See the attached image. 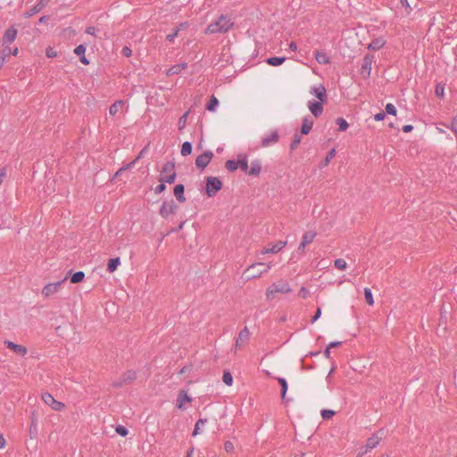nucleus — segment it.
<instances>
[{
  "mask_svg": "<svg viewBox=\"0 0 457 457\" xmlns=\"http://www.w3.org/2000/svg\"><path fill=\"white\" fill-rule=\"evenodd\" d=\"M234 26L228 15H220L217 21L211 22L205 29V34L226 33Z\"/></svg>",
  "mask_w": 457,
  "mask_h": 457,
  "instance_id": "f257e3e1",
  "label": "nucleus"
},
{
  "mask_svg": "<svg viewBox=\"0 0 457 457\" xmlns=\"http://www.w3.org/2000/svg\"><path fill=\"white\" fill-rule=\"evenodd\" d=\"M271 268V264H265L263 262H256L250 265L244 272L243 276L246 281L253 278H260L263 273L268 272Z\"/></svg>",
  "mask_w": 457,
  "mask_h": 457,
  "instance_id": "f03ea898",
  "label": "nucleus"
},
{
  "mask_svg": "<svg viewBox=\"0 0 457 457\" xmlns=\"http://www.w3.org/2000/svg\"><path fill=\"white\" fill-rule=\"evenodd\" d=\"M292 292L290 285L286 280H279L277 283L271 284L266 290V297L268 300H272L276 293L288 294Z\"/></svg>",
  "mask_w": 457,
  "mask_h": 457,
  "instance_id": "7ed1b4c3",
  "label": "nucleus"
},
{
  "mask_svg": "<svg viewBox=\"0 0 457 457\" xmlns=\"http://www.w3.org/2000/svg\"><path fill=\"white\" fill-rule=\"evenodd\" d=\"M176 177L177 173L175 170V163L173 162H167L164 163L161 170L159 181L173 184L176 180Z\"/></svg>",
  "mask_w": 457,
  "mask_h": 457,
  "instance_id": "20e7f679",
  "label": "nucleus"
},
{
  "mask_svg": "<svg viewBox=\"0 0 457 457\" xmlns=\"http://www.w3.org/2000/svg\"><path fill=\"white\" fill-rule=\"evenodd\" d=\"M205 193L209 197H214L222 188V182L217 177H206Z\"/></svg>",
  "mask_w": 457,
  "mask_h": 457,
  "instance_id": "39448f33",
  "label": "nucleus"
},
{
  "mask_svg": "<svg viewBox=\"0 0 457 457\" xmlns=\"http://www.w3.org/2000/svg\"><path fill=\"white\" fill-rule=\"evenodd\" d=\"M137 378V373L135 370H129L125 371L117 380L112 383V386L114 388L122 387L125 385L131 384Z\"/></svg>",
  "mask_w": 457,
  "mask_h": 457,
  "instance_id": "423d86ee",
  "label": "nucleus"
},
{
  "mask_svg": "<svg viewBox=\"0 0 457 457\" xmlns=\"http://www.w3.org/2000/svg\"><path fill=\"white\" fill-rule=\"evenodd\" d=\"M179 209L178 204L174 202V200L164 201L160 208L159 213L160 215L167 219L169 215L174 214L176 211Z\"/></svg>",
  "mask_w": 457,
  "mask_h": 457,
  "instance_id": "0eeeda50",
  "label": "nucleus"
},
{
  "mask_svg": "<svg viewBox=\"0 0 457 457\" xmlns=\"http://www.w3.org/2000/svg\"><path fill=\"white\" fill-rule=\"evenodd\" d=\"M41 399L46 405L50 406L54 411H60L65 407L64 403L55 400L54 396L47 392L42 394Z\"/></svg>",
  "mask_w": 457,
  "mask_h": 457,
  "instance_id": "6e6552de",
  "label": "nucleus"
},
{
  "mask_svg": "<svg viewBox=\"0 0 457 457\" xmlns=\"http://www.w3.org/2000/svg\"><path fill=\"white\" fill-rule=\"evenodd\" d=\"M213 157V153L210 150L204 152L195 159V166L202 170L207 167Z\"/></svg>",
  "mask_w": 457,
  "mask_h": 457,
  "instance_id": "1a4fd4ad",
  "label": "nucleus"
},
{
  "mask_svg": "<svg viewBox=\"0 0 457 457\" xmlns=\"http://www.w3.org/2000/svg\"><path fill=\"white\" fill-rule=\"evenodd\" d=\"M373 62V56L370 54H366L363 57L361 67L360 69V74L364 79H368L370 75L371 66Z\"/></svg>",
  "mask_w": 457,
  "mask_h": 457,
  "instance_id": "9d476101",
  "label": "nucleus"
},
{
  "mask_svg": "<svg viewBox=\"0 0 457 457\" xmlns=\"http://www.w3.org/2000/svg\"><path fill=\"white\" fill-rule=\"evenodd\" d=\"M68 277L66 276L62 280L55 282V283H48L42 289V295L46 297H48L54 294H55L60 287V286L67 280Z\"/></svg>",
  "mask_w": 457,
  "mask_h": 457,
  "instance_id": "9b49d317",
  "label": "nucleus"
},
{
  "mask_svg": "<svg viewBox=\"0 0 457 457\" xmlns=\"http://www.w3.org/2000/svg\"><path fill=\"white\" fill-rule=\"evenodd\" d=\"M250 339V331L247 327H245L236 338V347L240 348L246 345Z\"/></svg>",
  "mask_w": 457,
  "mask_h": 457,
  "instance_id": "f8f14e48",
  "label": "nucleus"
},
{
  "mask_svg": "<svg viewBox=\"0 0 457 457\" xmlns=\"http://www.w3.org/2000/svg\"><path fill=\"white\" fill-rule=\"evenodd\" d=\"M286 245V241H278L275 244H269L263 248L262 253H277L279 251H281Z\"/></svg>",
  "mask_w": 457,
  "mask_h": 457,
  "instance_id": "ddd939ff",
  "label": "nucleus"
},
{
  "mask_svg": "<svg viewBox=\"0 0 457 457\" xmlns=\"http://www.w3.org/2000/svg\"><path fill=\"white\" fill-rule=\"evenodd\" d=\"M192 398L188 396L187 391L180 390L178 394L177 400H176V407L178 409L183 410L185 408V403H191Z\"/></svg>",
  "mask_w": 457,
  "mask_h": 457,
  "instance_id": "4468645a",
  "label": "nucleus"
},
{
  "mask_svg": "<svg viewBox=\"0 0 457 457\" xmlns=\"http://www.w3.org/2000/svg\"><path fill=\"white\" fill-rule=\"evenodd\" d=\"M310 93L314 95L321 103H327L328 96L326 88L323 85L313 87Z\"/></svg>",
  "mask_w": 457,
  "mask_h": 457,
  "instance_id": "2eb2a0df",
  "label": "nucleus"
},
{
  "mask_svg": "<svg viewBox=\"0 0 457 457\" xmlns=\"http://www.w3.org/2000/svg\"><path fill=\"white\" fill-rule=\"evenodd\" d=\"M17 33L18 31L14 28V26H11L10 28H8L3 36V44L9 45L12 43L16 39Z\"/></svg>",
  "mask_w": 457,
  "mask_h": 457,
  "instance_id": "dca6fc26",
  "label": "nucleus"
},
{
  "mask_svg": "<svg viewBox=\"0 0 457 457\" xmlns=\"http://www.w3.org/2000/svg\"><path fill=\"white\" fill-rule=\"evenodd\" d=\"M4 345H6V347L8 349L13 351L14 353H16L21 356H24L28 353V350L25 346H23L21 345L15 344L12 341H5Z\"/></svg>",
  "mask_w": 457,
  "mask_h": 457,
  "instance_id": "f3484780",
  "label": "nucleus"
},
{
  "mask_svg": "<svg viewBox=\"0 0 457 457\" xmlns=\"http://www.w3.org/2000/svg\"><path fill=\"white\" fill-rule=\"evenodd\" d=\"M324 103L321 102H309L308 107L310 112L315 116L316 118L320 117L323 112V104Z\"/></svg>",
  "mask_w": 457,
  "mask_h": 457,
  "instance_id": "a211bd4d",
  "label": "nucleus"
},
{
  "mask_svg": "<svg viewBox=\"0 0 457 457\" xmlns=\"http://www.w3.org/2000/svg\"><path fill=\"white\" fill-rule=\"evenodd\" d=\"M279 136L278 131H273L270 136H266L262 140V146L268 147L278 141Z\"/></svg>",
  "mask_w": 457,
  "mask_h": 457,
  "instance_id": "6ab92c4d",
  "label": "nucleus"
},
{
  "mask_svg": "<svg viewBox=\"0 0 457 457\" xmlns=\"http://www.w3.org/2000/svg\"><path fill=\"white\" fill-rule=\"evenodd\" d=\"M174 196L179 203H185L187 201L185 197V187L183 184H178L173 188Z\"/></svg>",
  "mask_w": 457,
  "mask_h": 457,
  "instance_id": "aec40b11",
  "label": "nucleus"
},
{
  "mask_svg": "<svg viewBox=\"0 0 457 457\" xmlns=\"http://www.w3.org/2000/svg\"><path fill=\"white\" fill-rule=\"evenodd\" d=\"M380 440H381V436H378V435H373L372 436L368 438L366 445H365V451L363 453H361V454L375 448L379 444Z\"/></svg>",
  "mask_w": 457,
  "mask_h": 457,
  "instance_id": "412c9836",
  "label": "nucleus"
},
{
  "mask_svg": "<svg viewBox=\"0 0 457 457\" xmlns=\"http://www.w3.org/2000/svg\"><path fill=\"white\" fill-rule=\"evenodd\" d=\"M262 170V162L259 159H255L251 162V168L247 173L250 176H259Z\"/></svg>",
  "mask_w": 457,
  "mask_h": 457,
  "instance_id": "4be33fe9",
  "label": "nucleus"
},
{
  "mask_svg": "<svg viewBox=\"0 0 457 457\" xmlns=\"http://www.w3.org/2000/svg\"><path fill=\"white\" fill-rule=\"evenodd\" d=\"M313 126V120L310 116H305L303 119L301 133L303 135H308Z\"/></svg>",
  "mask_w": 457,
  "mask_h": 457,
  "instance_id": "5701e85b",
  "label": "nucleus"
},
{
  "mask_svg": "<svg viewBox=\"0 0 457 457\" xmlns=\"http://www.w3.org/2000/svg\"><path fill=\"white\" fill-rule=\"evenodd\" d=\"M237 163H238V168H240L244 172H246L248 171V161H247V156L246 154H240L237 155Z\"/></svg>",
  "mask_w": 457,
  "mask_h": 457,
  "instance_id": "b1692460",
  "label": "nucleus"
},
{
  "mask_svg": "<svg viewBox=\"0 0 457 457\" xmlns=\"http://www.w3.org/2000/svg\"><path fill=\"white\" fill-rule=\"evenodd\" d=\"M317 233L313 230L306 231L302 237V243L303 245H310L316 237Z\"/></svg>",
  "mask_w": 457,
  "mask_h": 457,
  "instance_id": "393cba45",
  "label": "nucleus"
},
{
  "mask_svg": "<svg viewBox=\"0 0 457 457\" xmlns=\"http://www.w3.org/2000/svg\"><path fill=\"white\" fill-rule=\"evenodd\" d=\"M120 264V260L119 257L111 258L107 263V271L110 273L114 272Z\"/></svg>",
  "mask_w": 457,
  "mask_h": 457,
  "instance_id": "a878e982",
  "label": "nucleus"
},
{
  "mask_svg": "<svg viewBox=\"0 0 457 457\" xmlns=\"http://www.w3.org/2000/svg\"><path fill=\"white\" fill-rule=\"evenodd\" d=\"M385 45L383 38L378 37L373 39L368 46L370 50L377 51L379 50Z\"/></svg>",
  "mask_w": 457,
  "mask_h": 457,
  "instance_id": "bb28decb",
  "label": "nucleus"
},
{
  "mask_svg": "<svg viewBox=\"0 0 457 457\" xmlns=\"http://www.w3.org/2000/svg\"><path fill=\"white\" fill-rule=\"evenodd\" d=\"M124 105V102L122 100H118V101H115L109 108V112L112 116H114L115 114H117L120 110L122 108V106Z\"/></svg>",
  "mask_w": 457,
  "mask_h": 457,
  "instance_id": "cd10ccee",
  "label": "nucleus"
},
{
  "mask_svg": "<svg viewBox=\"0 0 457 457\" xmlns=\"http://www.w3.org/2000/svg\"><path fill=\"white\" fill-rule=\"evenodd\" d=\"M315 59L320 64H328L330 62V59L327 55V54L324 52H320V51H317L315 53Z\"/></svg>",
  "mask_w": 457,
  "mask_h": 457,
  "instance_id": "c85d7f7f",
  "label": "nucleus"
},
{
  "mask_svg": "<svg viewBox=\"0 0 457 457\" xmlns=\"http://www.w3.org/2000/svg\"><path fill=\"white\" fill-rule=\"evenodd\" d=\"M85 278V273L83 271H76L71 276V283L72 284H78L79 282H82Z\"/></svg>",
  "mask_w": 457,
  "mask_h": 457,
  "instance_id": "c756f323",
  "label": "nucleus"
},
{
  "mask_svg": "<svg viewBox=\"0 0 457 457\" xmlns=\"http://www.w3.org/2000/svg\"><path fill=\"white\" fill-rule=\"evenodd\" d=\"M285 61L286 57L274 56L268 58L266 62L271 66H278L281 65Z\"/></svg>",
  "mask_w": 457,
  "mask_h": 457,
  "instance_id": "7c9ffc66",
  "label": "nucleus"
},
{
  "mask_svg": "<svg viewBox=\"0 0 457 457\" xmlns=\"http://www.w3.org/2000/svg\"><path fill=\"white\" fill-rule=\"evenodd\" d=\"M44 6H45V4H36L30 10H29L28 12H26L24 13V17L29 18V17L33 16L34 14L39 12L44 8Z\"/></svg>",
  "mask_w": 457,
  "mask_h": 457,
  "instance_id": "2f4dec72",
  "label": "nucleus"
},
{
  "mask_svg": "<svg viewBox=\"0 0 457 457\" xmlns=\"http://www.w3.org/2000/svg\"><path fill=\"white\" fill-rule=\"evenodd\" d=\"M135 165V162H131L126 165H123L121 168H120L116 172L115 174L113 175L112 179H111V181H113L115 179H117L118 177H120L123 171L129 170V169H131L132 167H134Z\"/></svg>",
  "mask_w": 457,
  "mask_h": 457,
  "instance_id": "473e14b6",
  "label": "nucleus"
},
{
  "mask_svg": "<svg viewBox=\"0 0 457 457\" xmlns=\"http://www.w3.org/2000/svg\"><path fill=\"white\" fill-rule=\"evenodd\" d=\"M218 104H219L218 99L214 96H212L209 102L206 104V110H208L209 112H214L216 110Z\"/></svg>",
  "mask_w": 457,
  "mask_h": 457,
  "instance_id": "72a5a7b5",
  "label": "nucleus"
},
{
  "mask_svg": "<svg viewBox=\"0 0 457 457\" xmlns=\"http://www.w3.org/2000/svg\"><path fill=\"white\" fill-rule=\"evenodd\" d=\"M278 382L281 386V398L284 401L286 398L287 391V382L283 378H278Z\"/></svg>",
  "mask_w": 457,
  "mask_h": 457,
  "instance_id": "f704fd0d",
  "label": "nucleus"
},
{
  "mask_svg": "<svg viewBox=\"0 0 457 457\" xmlns=\"http://www.w3.org/2000/svg\"><path fill=\"white\" fill-rule=\"evenodd\" d=\"M180 153L182 156L189 155L192 153V144L188 141L184 142Z\"/></svg>",
  "mask_w": 457,
  "mask_h": 457,
  "instance_id": "c9c22d12",
  "label": "nucleus"
},
{
  "mask_svg": "<svg viewBox=\"0 0 457 457\" xmlns=\"http://www.w3.org/2000/svg\"><path fill=\"white\" fill-rule=\"evenodd\" d=\"M225 168L230 171V172H234L236 171L237 169H238V163H237V161H234V160H228L226 162H225Z\"/></svg>",
  "mask_w": 457,
  "mask_h": 457,
  "instance_id": "e433bc0d",
  "label": "nucleus"
},
{
  "mask_svg": "<svg viewBox=\"0 0 457 457\" xmlns=\"http://www.w3.org/2000/svg\"><path fill=\"white\" fill-rule=\"evenodd\" d=\"M222 381L227 386H232L233 384V377L232 374L228 370H224L222 375Z\"/></svg>",
  "mask_w": 457,
  "mask_h": 457,
  "instance_id": "4c0bfd02",
  "label": "nucleus"
},
{
  "mask_svg": "<svg viewBox=\"0 0 457 457\" xmlns=\"http://www.w3.org/2000/svg\"><path fill=\"white\" fill-rule=\"evenodd\" d=\"M336 123L338 125L339 131H345L349 127L348 122L344 118H337Z\"/></svg>",
  "mask_w": 457,
  "mask_h": 457,
  "instance_id": "58836bf2",
  "label": "nucleus"
},
{
  "mask_svg": "<svg viewBox=\"0 0 457 457\" xmlns=\"http://www.w3.org/2000/svg\"><path fill=\"white\" fill-rule=\"evenodd\" d=\"M206 422H207L206 419H199L196 421L195 425V428H194V431L192 433V436H195L196 435H198L199 431H200V428H201V426H204Z\"/></svg>",
  "mask_w": 457,
  "mask_h": 457,
  "instance_id": "ea45409f",
  "label": "nucleus"
},
{
  "mask_svg": "<svg viewBox=\"0 0 457 457\" xmlns=\"http://www.w3.org/2000/svg\"><path fill=\"white\" fill-rule=\"evenodd\" d=\"M301 139H302V137H301V136L299 134L295 133L294 135L293 140H292V142L290 144V149L292 151L295 150L298 147V145L301 143Z\"/></svg>",
  "mask_w": 457,
  "mask_h": 457,
  "instance_id": "a19ab883",
  "label": "nucleus"
},
{
  "mask_svg": "<svg viewBox=\"0 0 457 457\" xmlns=\"http://www.w3.org/2000/svg\"><path fill=\"white\" fill-rule=\"evenodd\" d=\"M189 112H186L179 119L178 122L179 130L184 129L187 125V116Z\"/></svg>",
  "mask_w": 457,
  "mask_h": 457,
  "instance_id": "79ce46f5",
  "label": "nucleus"
},
{
  "mask_svg": "<svg viewBox=\"0 0 457 457\" xmlns=\"http://www.w3.org/2000/svg\"><path fill=\"white\" fill-rule=\"evenodd\" d=\"M364 296H365L366 303L369 305H373L374 300H373L371 290L370 288H368V287L364 288Z\"/></svg>",
  "mask_w": 457,
  "mask_h": 457,
  "instance_id": "37998d69",
  "label": "nucleus"
},
{
  "mask_svg": "<svg viewBox=\"0 0 457 457\" xmlns=\"http://www.w3.org/2000/svg\"><path fill=\"white\" fill-rule=\"evenodd\" d=\"M334 265H335V267L337 269H338L340 270H344L347 267L346 262L344 259H341V258L335 260Z\"/></svg>",
  "mask_w": 457,
  "mask_h": 457,
  "instance_id": "c03bdc74",
  "label": "nucleus"
},
{
  "mask_svg": "<svg viewBox=\"0 0 457 457\" xmlns=\"http://www.w3.org/2000/svg\"><path fill=\"white\" fill-rule=\"evenodd\" d=\"M187 67L186 63L179 64V65H173L169 70L170 74H178L181 71L182 69H185Z\"/></svg>",
  "mask_w": 457,
  "mask_h": 457,
  "instance_id": "a18cd8bd",
  "label": "nucleus"
},
{
  "mask_svg": "<svg viewBox=\"0 0 457 457\" xmlns=\"http://www.w3.org/2000/svg\"><path fill=\"white\" fill-rule=\"evenodd\" d=\"M320 414H321V417H322L323 420H330L332 417L335 416L336 411H334L332 410L325 409V410L321 411Z\"/></svg>",
  "mask_w": 457,
  "mask_h": 457,
  "instance_id": "49530a36",
  "label": "nucleus"
},
{
  "mask_svg": "<svg viewBox=\"0 0 457 457\" xmlns=\"http://www.w3.org/2000/svg\"><path fill=\"white\" fill-rule=\"evenodd\" d=\"M335 155H336V149L333 148L327 154V156L323 161V165L327 166L329 163V162L331 161V159H333L335 157Z\"/></svg>",
  "mask_w": 457,
  "mask_h": 457,
  "instance_id": "de8ad7c7",
  "label": "nucleus"
},
{
  "mask_svg": "<svg viewBox=\"0 0 457 457\" xmlns=\"http://www.w3.org/2000/svg\"><path fill=\"white\" fill-rule=\"evenodd\" d=\"M386 112L387 114H391V115L395 116L396 113H397V110H396L395 106L393 104H387L386 105Z\"/></svg>",
  "mask_w": 457,
  "mask_h": 457,
  "instance_id": "09e8293b",
  "label": "nucleus"
},
{
  "mask_svg": "<svg viewBox=\"0 0 457 457\" xmlns=\"http://www.w3.org/2000/svg\"><path fill=\"white\" fill-rule=\"evenodd\" d=\"M116 432L121 436H126L129 433V430L124 426L119 425L116 427Z\"/></svg>",
  "mask_w": 457,
  "mask_h": 457,
  "instance_id": "8fccbe9b",
  "label": "nucleus"
},
{
  "mask_svg": "<svg viewBox=\"0 0 457 457\" xmlns=\"http://www.w3.org/2000/svg\"><path fill=\"white\" fill-rule=\"evenodd\" d=\"M86 52V46L84 45H79L75 49L74 53L79 57L84 55Z\"/></svg>",
  "mask_w": 457,
  "mask_h": 457,
  "instance_id": "3c124183",
  "label": "nucleus"
},
{
  "mask_svg": "<svg viewBox=\"0 0 457 457\" xmlns=\"http://www.w3.org/2000/svg\"><path fill=\"white\" fill-rule=\"evenodd\" d=\"M298 295L305 299L310 295V292L305 287H302L298 292Z\"/></svg>",
  "mask_w": 457,
  "mask_h": 457,
  "instance_id": "603ef678",
  "label": "nucleus"
},
{
  "mask_svg": "<svg viewBox=\"0 0 457 457\" xmlns=\"http://www.w3.org/2000/svg\"><path fill=\"white\" fill-rule=\"evenodd\" d=\"M165 183L166 182H161L155 188H154V193L159 195L162 192L165 191L166 189V186H165Z\"/></svg>",
  "mask_w": 457,
  "mask_h": 457,
  "instance_id": "864d4df0",
  "label": "nucleus"
},
{
  "mask_svg": "<svg viewBox=\"0 0 457 457\" xmlns=\"http://www.w3.org/2000/svg\"><path fill=\"white\" fill-rule=\"evenodd\" d=\"M179 31V28H177L172 33L167 35L166 39L169 42H172L174 40V38L178 37Z\"/></svg>",
  "mask_w": 457,
  "mask_h": 457,
  "instance_id": "5fc2aeb1",
  "label": "nucleus"
},
{
  "mask_svg": "<svg viewBox=\"0 0 457 457\" xmlns=\"http://www.w3.org/2000/svg\"><path fill=\"white\" fill-rule=\"evenodd\" d=\"M224 450L227 453H232L234 451V445L230 441H226L224 444Z\"/></svg>",
  "mask_w": 457,
  "mask_h": 457,
  "instance_id": "6e6d98bb",
  "label": "nucleus"
},
{
  "mask_svg": "<svg viewBox=\"0 0 457 457\" xmlns=\"http://www.w3.org/2000/svg\"><path fill=\"white\" fill-rule=\"evenodd\" d=\"M148 147H149V145H146L140 152L139 154H137V156L136 157V159L133 161L135 162V163L139 160L141 159L145 154L148 151Z\"/></svg>",
  "mask_w": 457,
  "mask_h": 457,
  "instance_id": "4d7b16f0",
  "label": "nucleus"
},
{
  "mask_svg": "<svg viewBox=\"0 0 457 457\" xmlns=\"http://www.w3.org/2000/svg\"><path fill=\"white\" fill-rule=\"evenodd\" d=\"M185 221H181L178 227L172 228L170 231H168L167 235L170 233H177L181 230L184 227Z\"/></svg>",
  "mask_w": 457,
  "mask_h": 457,
  "instance_id": "13d9d810",
  "label": "nucleus"
},
{
  "mask_svg": "<svg viewBox=\"0 0 457 457\" xmlns=\"http://www.w3.org/2000/svg\"><path fill=\"white\" fill-rule=\"evenodd\" d=\"M411 12V5L407 3L405 5L402 3V14L404 12L405 14H410Z\"/></svg>",
  "mask_w": 457,
  "mask_h": 457,
  "instance_id": "bf43d9fd",
  "label": "nucleus"
},
{
  "mask_svg": "<svg viewBox=\"0 0 457 457\" xmlns=\"http://www.w3.org/2000/svg\"><path fill=\"white\" fill-rule=\"evenodd\" d=\"M56 55H57L56 51H55V50H54L52 47H48V48L46 49V56H47L48 58H54V57H55Z\"/></svg>",
  "mask_w": 457,
  "mask_h": 457,
  "instance_id": "052dcab7",
  "label": "nucleus"
},
{
  "mask_svg": "<svg viewBox=\"0 0 457 457\" xmlns=\"http://www.w3.org/2000/svg\"><path fill=\"white\" fill-rule=\"evenodd\" d=\"M121 54L126 57H129L132 54V50L129 46H124L121 50Z\"/></svg>",
  "mask_w": 457,
  "mask_h": 457,
  "instance_id": "680f3d73",
  "label": "nucleus"
},
{
  "mask_svg": "<svg viewBox=\"0 0 457 457\" xmlns=\"http://www.w3.org/2000/svg\"><path fill=\"white\" fill-rule=\"evenodd\" d=\"M444 93H445V87L443 86H440V85L436 86V95L437 96L442 97L444 96Z\"/></svg>",
  "mask_w": 457,
  "mask_h": 457,
  "instance_id": "e2e57ef3",
  "label": "nucleus"
},
{
  "mask_svg": "<svg viewBox=\"0 0 457 457\" xmlns=\"http://www.w3.org/2000/svg\"><path fill=\"white\" fill-rule=\"evenodd\" d=\"M321 316V309L319 307L312 319V322H315Z\"/></svg>",
  "mask_w": 457,
  "mask_h": 457,
  "instance_id": "0e129e2a",
  "label": "nucleus"
},
{
  "mask_svg": "<svg viewBox=\"0 0 457 457\" xmlns=\"http://www.w3.org/2000/svg\"><path fill=\"white\" fill-rule=\"evenodd\" d=\"M451 129L457 137V119H453L451 124Z\"/></svg>",
  "mask_w": 457,
  "mask_h": 457,
  "instance_id": "69168bd1",
  "label": "nucleus"
},
{
  "mask_svg": "<svg viewBox=\"0 0 457 457\" xmlns=\"http://www.w3.org/2000/svg\"><path fill=\"white\" fill-rule=\"evenodd\" d=\"M385 117H386L385 112H378V113L375 114L374 119H375V120L380 121V120H383L385 119Z\"/></svg>",
  "mask_w": 457,
  "mask_h": 457,
  "instance_id": "338daca9",
  "label": "nucleus"
},
{
  "mask_svg": "<svg viewBox=\"0 0 457 457\" xmlns=\"http://www.w3.org/2000/svg\"><path fill=\"white\" fill-rule=\"evenodd\" d=\"M96 29L95 27H87L85 32L88 35L95 36Z\"/></svg>",
  "mask_w": 457,
  "mask_h": 457,
  "instance_id": "774afa93",
  "label": "nucleus"
}]
</instances>
